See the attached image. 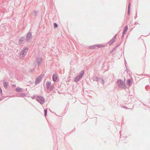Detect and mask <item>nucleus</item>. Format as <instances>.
<instances>
[{
    "instance_id": "obj_36",
    "label": "nucleus",
    "mask_w": 150,
    "mask_h": 150,
    "mask_svg": "<svg viewBox=\"0 0 150 150\" xmlns=\"http://www.w3.org/2000/svg\"><path fill=\"white\" fill-rule=\"evenodd\" d=\"M9 75L10 76H11V73H9Z\"/></svg>"
},
{
    "instance_id": "obj_10",
    "label": "nucleus",
    "mask_w": 150,
    "mask_h": 150,
    "mask_svg": "<svg viewBox=\"0 0 150 150\" xmlns=\"http://www.w3.org/2000/svg\"><path fill=\"white\" fill-rule=\"evenodd\" d=\"M52 79L54 82H55L57 79V74H54L52 76Z\"/></svg>"
},
{
    "instance_id": "obj_23",
    "label": "nucleus",
    "mask_w": 150,
    "mask_h": 150,
    "mask_svg": "<svg viewBox=\"0 0 150 150\" xmlns=\"http://www.w3.org/2000/svg\"><path fill=\"white\" fill-rule=\"evenodd\" d=\"M54 89V86H50V91H52Z\"/></svg>"
},
{
    "instance_id": "obj_19",
    "label": "nucleus",
    "mask_w": 150,
    "mask_h": 150,
    "mask_svg": "<svg viewBox=\"0 0 150 150\" xmlns=\"http://www.w3.org/2000/svg\"><path fill=\"white\" fill-rule=\"evenodd\" d=\"M96 47V45H94L91 46H90L88 47V49H94Z\"/></svg>"
},
{
    "instance_id": "obj_21",
    "label": "nucleus",
    "mask_w": 150,
    "mask_h": 150,
    "mask_svg": "<svg viewBox=\"0 0 150 150\" xmlns=\"http://www.w3.org/2000/svg\"><path fill=\"white\" fill-rule=\"evenodd\" d=\"M47 109H45L44 110V115L45 116L47 115Z\"/></svg>"
},
{
    "instance_id": "obj_6",
    "label": "nucleus",
    "mask_w": 150,
    "mask_h": 150,
    "mask_svg": "<svg viewBox=\"0 0 150 150\" xmlns=\"http://www.w3.org/2000/svg\"><path fill=\"white\" fill-rule=\"evenodd\" d=\"M32 38V33L30 32H29L27 35L25 40L27 42H29L30 40Z\"/></svg>"
},
{
    "instance_id": "obj_7",
    "label": "nucleus",
    "mask_w": 150,
    "mask_h": 150,
    "mask_svg": "<svg viewBox=\"0 0 150 150\" xmlns=\"http://www.w3.org/2000/svg\"><path fill=\"white\" fill-rule=\"evenodd\" d=\"M117 34H116L108 42V44L110 45L112 44L115 41L116 38Z\"/></svg>"
},
{
    "instance_id": "obj_33",
    "label": "nucleus",
    "mask_w": 150,
    "mask_h": 150,
    "mask_svg": "<svg viewBox=\"0 0 150 150\" xmlns=\"http://www.w3.org/2000/svg\"><path fill=\"white\" fill-rule=\"evenodd\" d=\"M124 108H125V109H130L129 108H128L127 107H126V106H125L124 107Z\"/></svg>"
},
{
    "instance_id": "obj_8",
    "label": "nucleus",
    "mask_w": 150,
    "mask_h": 150,
    "mask_svg": "<svg viewBox=\"0 0 150 150\" xmlns=\"http://www.w3.org/2000/svg\"><path fill=\"white\" fill-rule=\"evenodd\" d=\"M100 78L95 77L94 75H93L91 77V79L94 81H96L97 82H99V79Z\"/></svg>"
},
{
    "instance_id": "obj_28",
    "label": "nucleus",
    "mask_w": 150,
    "mask_h": 150,
    "mask_svg": "<svg viewBox=\"0 0 150 150\" xmlns=\"http://www.w3.org/2000/svg\"><path fill=\"white\" fill-rule=\"evenodd\" d=\"M0 95L2 96V90L1 88H0Z\"/></svg>"
},
{
    "instance_id": "obj_24",
    "label": "nucleus",
    "mask_w": 150,
    "mask_h": 150,
    "mask_svg": "<svg viewBox=\"0 0 150 150\" xmlns=\"http://www.w3.org/2000/svg\"><path fill=\"white\" fill-rule=\"evenodd\" d=\"M33 15L35 16H37V13L36 11H33Z\"/></svg>"
},
{
    "instance_id": "obj_5",
    "label": "nucleus",
    "mask_w": 150,
    "mask_h": 150,
    "mask_svg": "<svg viewBox=\"0 0 150 150\" xmlns=\"http://www.w3.org/2000/svg\"><path fill=\"white\" fill-rule=\"evenodd\" d=\"M44 75V74H41L36 79L35 82V85H37L40 82Z\"/></svg>"
},
{
    "instance_id": "obj_15",
    "label": "nucleus",
    "mask_w": 150,
    "mask_h": 150,
    "mask_svg": "<svg viewBox=\"0 0 150 150\" xmlns=\"http://www.w3.org/2000/svg\"><path fill=\"white\" fill-rule=\"evenodd\" d=\"M127 85L129 86H131L132 85V83L131 82V80L130 79H128L127 80Z\"/></svg>"
},
{
    "instance_id": "obj_12",
    "label": "nucleus",
    "mask_w": 150,
    "mask_h": 150,
    "mask_svg": "<svg viewBox=\"0 0 150 150\" xmlns=\"http://www.w3.org/2000/svg\"><path fill=\"white\" fill-rule=\"evenodd\" d=\"M24 38L23 37H21L19 39V44H20L22 43V42L24 41Z\"/></svg>"
},
{
    "instance_id": "obj_34",
    "label": "nucleus",
    "mask_w": 150,
    "mask_h": 150,
    "mask_svg": "<svg viewBox=\"0 0 150 150\" xmlns=\"http://www.w3.org/2000/svg\"><path fill=\"white\" fill-rule=\"evenodd\" d=\"M125 66L126 67V61L125 60Z\"/></svg>"
},
{
    "instance_id": "obj_37",
    "label": "nucleus",
    "mask_w": 150,
    "mask_h": 150,
    "mask_svg": "<svg viewBox=\"0 0 150 150\" xmlns=\"http://www.w3.org/2000/svg\"><path fill=\"white\" fill-rule=\"evenodd\" d=\"M9 75L10 76H11V73H9Z\"/></svg>"
},
{
    "instance_id": "obj_30",
    "label": "nucleus",
    "mask_w": 150,
    "mask_h": 150,
    "mask_svg": "<svg viewBox=\"0 0 150 150\" xmlns=\"http://www.w3.org/2000/svg\"><path fill=\"white\" fill-rule=\"evenodd\" d=\"M125 33H122V38H124V35L125 34Z\"/></svg>"
},
{
    "instance_id": "obj_29",
    "label": "nucleus",
    "mask_w": 150,
    "mask_h": 150,
    "mask_svg": "<svg viewBox=\"0 0 150 150\" xmlns=\"http://www.w3.org/2000/svg\"><path fill=\"white\" fill-rule=\"evenodd\" d=\"M130 5L131 4L130 3H129L128 5V9H130Z\"/></svg>"
},
{
    "instance_id": "obj_25",
    "label": "nucleus",
    "mask_w": 150,
    "mask_h": 150,
    "mask_svg": "<svg viewBox=\"0 0 150 150\" xmlns=\"http://www.w3.org/2000/svg\"><path fill=\"white\" fill-rule=\"evenodd\" d=\"M54 28H56L58 26L57 24L56 23H54Z\"/></svg>"
},
{
    "instance_id": "obj_11",
    "label": "nucleus",
    "mask_w": 150,
    "mask_h": 150,
    "mask_svg": "<svg viewBox=\"0 0 150 150\" xmlns=\"http://www.w3.org/2000/svg\"><path fill=\"white\" fill-rule=\"evenodd\" d=\"M51 84V82L50 81H47L46 82V86L47 89H48L50 88Z\"/></svg>"
},
{
    "instance_id": "obj_3",
    "label": "nucleus",
    "mask_w": 150,
    "mask_h": 150,
    "mask_svg": "<svg viewBox=\"0 0 150 150\" xmlns=\"http://www.w3.org/2000/svg\"><path fill=\"white\" fill-rule=\"evenodd\" d=\"M36 100L37 101L41 104H44L45 101V100L43 97L39 96H37Z\"/></svg>"
},
{
    "instance_id": "obj_18",
    "label": "nucleus",
    "mask_w": 150,
    "mask_h": 150,
    "mask_svg": "<svg viewBox=\"0 0 150 150\" xmlns=\"http://www.w3.org/2000/svg\"><path fill=\"white\" fill-rule=\"evenodd\" d=\"M102 84L104 85L105 83V81L103 79L100 78L99 79V82Z\"/></svg>"
},
{
    "instance_id": "obj_35",
    "label": "nucleus",
    "mask_w": 150,
    "mask_h": 150,
    "mask_svg": "<svg viewBox=\"0 0 150 150\" xmlns=\"http://www.w3.org/2000/svg\"><path fill=\"white\" fill-rule=\"evenodd\" d=\"M2 98H0V101L2 100Z\"/></svg>"
},
{
    "instance_id": "obj_22",
    "label": "nucleus",
    "mask_w": 150,
    "mask_h": 150,
    "mask_svg": "<svg viewBox=\"0 0 150 150\" xmlns=\"http://www.w3.org/2000/svg\"><path fill=\"white\" fill-rule=\"evenodd\" d=\"M119 45H117V46H115V47L112 50L110 51V52L112 53L113 52V51L114 50L115 48H117V47H118Z\"/></svg>"
},
{
    "instance_id": "obj_31",
    "label": "nucleus",
    "mask_w": 150,
    "mask_h": 150,
    "mask_svg": "<svg viewBox=\"0 0 150 150\" xmlns=\"http://www.w3.org/2000/svg\"><path fill=\"white\" fill-rule=\"evenodd\" d=\"M137 12H136V15H135L134 18L135 19H136V18H137Z\"/></svg>"
},
{
    "instance_id": "obj_38",
    "label": "nucleus",
    "mask_w": 150,
    "mask_h": 150,
    "mask_svg": "<svg viewBox=\"0 0 150 150\" xmlns=\"http://www.w3.org/2000/svg\"><path fill=\"white\" fill-rule=\"evenodd\" d=\"M125 80H124V82L125 81Z\"/></svg>"
},
{
    "instance_id": "obj_13",
    "label": "nucleus",
    "mask_w": 150,
    "mask_h": 150,
    "mask_svg": "<svg viewBox=\"0 0 150 150\" xmlns=\"http://www.w3.org/2000/svg\"><path fill=\"white\" fill-rule=\"evenodd\" d=\"M81 79V77L78 76L75 77L74 79V81L76 82L79 81Z\"/></svg>"
},
{
    "instance_id": "obj_14",
    "label": "nucleus",
    "mask_w": 150,
    "mask_h": 150,
    "mask_svg": "<svg viewBox=\"0 0 150 150\" xmlns=\"http://www.w3.org/2000/svg\"><path fill=\"white\" fill-rule=\"evenodd\" d=\"M84 73V71L83 70H82L81 71L79 75H78L79 76H80L81 78L83 76Z\"/></svg>"
},
{
    "instance_id": "obj_32",
    "label": "nucleus",
    "mask_w": 150,
    "mask_h": 150,
    "mask_svg": "<svg viewBox=\"0 0 150 150\" xmlns=\"http://www.w3.org/2000/svg\"><path fill=\"white\" fill-rule=\"evenodd\" d=\"M16 85L15 84H13L12 85V86L13 87H16Z\"/></svg>"
},
{
    "instance_id": "obj_26",
    "label": "nucleus",
    "mask_w": 150,
    "mask_h": 150,
    "mask_svg": "<svg viewBox=\"0 0 150 150\" xmlns=\"http://www.w3.org/2000/svg\"><path fill=\"white\" fill-rule=\"evenodd\" d=\"M21 96L22 97H25V94L24 93H22L21 94Z\"/></svg>"
},
{
    "instance_id": "obj_4",
    "label": "nucleus",
    "mask_w": 150,
    "mask_h": 150,
    "mask_svg": "<svg viewBox=\"0 0 150 150\" xmlns=\"http://www.w3.org/2000/svg\"><path fill=\"white\" fill-rule=\"evenodd\" d=\"M42 61L43 59L42 57H37L35 61V62L37 64L38 67H39L42 63Z\"/></svg>"
},
{
    "instance_id": "obj_1",
    "label": "nucleus",
    "mask_w": 150,
    "mask_h": 150,
    "mask_svg": "<svg viewBox=\"0 0 150 150\" xmlns=\"http://www.w3.org/2000/svg\"><path fill=\"white\" fill-rule=\"evenodd\" d=\"M117 83L119 88L124 89H126V85L125 82L121 79H118L117 81Z\"/></svg>"
},
{
    "instance_id": "obj_2",
    "label": "nucleus",
    "mask_w": 150,
    "mask_h": 150,
    "mask_svg": "<svg viewBox=\"0 0 150 150\" xmlns=\"http://www.w3.org/2000/svg\"><path fill=\"white\" fill-rule=\"evenodd\" d=\"M28 49L27 47H24L21 50V52L19 54V55L20 57L21 58H24L25 57V55L26 54L28 51Z\"/></svg>"
},
{
    "instance_id": "obj_17",
    "label": "nucleus",
    "mask_w": 150,
    "mask_h": 150,
    "mask_svg": "<svg viewBox=\"0 0 150 150\" xmlns=\"http://www.w3.org/2000/svg\"><path fill=\"white\" fill-rule=\"evenodd\" d=\"M96 45V47H97L98 48H100L102 47H105V45L102 44Z\"/></svg>"
},
{
    "instance_id": "obj_27",
    "label": "nucleus",
    "mask_w": 150,
    "mask_h": 150,
    "mask_svg": "<svg viewBox=\"0 0 150 150\" xmlns=\"http://www.w3.org/2000/svg\"><path fill=\"white\" fill-rule=\"evenodd\" d=\"M130 9H128L127 13L129 15L130 14Z\"/></svg>"
},
{
    "instance_id": "obj_9",
    "label": "nucleus",
    "mask_w": 150,
    "mask_h": 150,
    "mask_svg": "<svg viewBox=\"0 0 150 150\" xmlns=\"http://www.w3.org/2000/svg\"><path fill=\"white\" fill-rule=\"evenodd\" d=\"M5 80H4L3 81V85L5 88H7L8 86V83L7 82H5Z\"/></svg>"
},
{
    "instance_id": "obj_20",
    "label": "nucleus",
    "mask_w": 150,
    "mask_h": 150,
    "mask_svg": "<svg viewBox=\"0 0 150 150\" xmlns=\"http://www.w3.org/2000/svg\"><path fill=\"white\" fill-rule=\"evenodd\" d=\"M128 29V26H125V28L124 29L123 32L124 33H125L127 32V31Z\"/></svg>"
},
{
    "instance_id": "obj_16",
    "label": "nucleus",
    "mask_w": 150,
    "mask_h": 150,
    "mask_svg": "<svg viewBox=\"0 0 150 150\" xmlns=\"http://www.w3.org/2000/svg\"><path fill=\"white\" fill-rule=\"evenodd\" d=\"M16 91L17 92H21L23 91V89L20 88H17L16 89Z\"/></svg>"
}]
</instances>
